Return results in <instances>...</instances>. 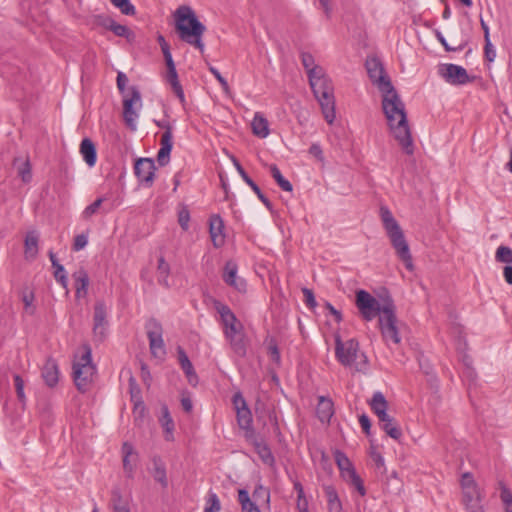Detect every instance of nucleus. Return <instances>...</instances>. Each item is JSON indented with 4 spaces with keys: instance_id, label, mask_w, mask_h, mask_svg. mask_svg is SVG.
Segmentation results:
<instances>
[{
    "instance_id": "nucleus-1",
    "label": "nucleus",
    "mask_w": 512,
    "mask_h": 512,
    "mask_svg": "<svg viewBox=\"0 0 512 512\" xmlns=\"http://www.w3.org/2000/svg\"><path fill=\"white\" fill-rule=\"evenodd\" d=\"M382 98V109L387 118L389 128L407 155L414 153V144L411 135V129L408 124L405 105L400 99L397 91L387 89Z\"/></svg>"
},
{
    "instance_id": "nucleus-2",
    "label": "nucleus",
    "mask_w": 512,
    "mask_h": 512,
    "mask_svg": "<svg viewBox=\"0 0 512 512\" xmlns=\"http://www.w3.org/2000/svg\"><path fill=\"white\" fill-rule=\"evenodd\" d=\"M175 31L181 41L204 52L203 34L205 25L198 19L195 12L189 6H180L174 12Z\"/></svg>"
},
{
    "instance_id": "nucleus-3",
    "label": "nucleus",
    "mask_w": 512,
    "mask_h": 512,
    "mask_svg": "<svg viewBox=\"0 0 512 512\" xmlns=\"http://www.w3.org/2000/svg\"><path fill=\"white\" fill-rule=\"evenodd\" d=\"M309 85L317 99L325 120L332 124L335 120V97L334 87L331 79L326 75L325 71L308 77Z\"/></svg>"
},
{
    "instance_id": "nucleus-4",
    "label": "nucleus",
    "mask_w": 512,
    "mask_h": 512,
    "mask_svg": "<svg viewBox=\"0 0 512 512\" xmlns=\"http://www.w3.org/2000/svg\"><path fill=\"white\" fill-rule=\"evenodd\" d=\"M380 216L384 229L391 241L392 247L396 251V254L404 262L406 268L408 270H412V256L400 225L392 215L391 211L385 206L380 208Z\"/></svg>"
},
{
    "instance_id": "nucleus-5",
    "label": "nucleus",
    "mask_w": 512,
    "mask_h": 512,
    "mask_svg": "<svg viewBox=\"0 0 512 512\" xmlns=\"http://www.w3.org/2000/svg\"><path fill=\"white\" fill-rule=\"evenodd\" d=\"M83 353L73 363V379L79 392L85 393L89 390L96 373V366L92 362V350L89 344L82 346Z\"/></svg>"
},
{
    "instance_id": "nucleus-6",
    "label": "nucleus",
    "mask_w": 512,
    "mask_h": 512,
    "mask_svg": "<svg viewBox=\"0 0 512 512\" xmlns=\"http://www.w3.org/2000/svg\"><path fill=\"white\" fill-rule=\"evenodd\" d=\"M356 306L359 310L360 315L366 321H371L378 316L383 314V308H392L395 304L393 300L388 297L380 303L375 297L365 290H358L356 292Z\"/></svg>"
},
{
    "instance_id": "nucleus-7",
    "label": "nucleus",
    "mask_w": 512,
    "mask_h": 512,
    "mask_svg": "<svg viewBox=\"0 0 512 512\" xmlns=\"http://www.w3.org/2000/svg\"><path fill=\"white\" fill-rule=\"evenodd\" d=\"M383 309V314L378 319L382 338L387 345L390 343L399 345L401 343V336L396 316V307L394 305L392 308L386 307Z\"/></svg>"
},
{
    "instance_id": "nucleus-8",
    "label": "nucleus",
    "mask_w": 512,
    "mask_h": 512,
    "mask_svg": "<svg viewBox=\"0 0 512 512\" xmlns=\"http://www.w3.org/2000/svg\"><path fill=\"white\" fill-rule=\"evenodd\" d=\"M359 343L356 339L342 341L339 334H335V356L343 366H351L358 355Z\"/></svg>"
},
{
    "instance_id": "nucleus-9",
    "label": "nucleus",
    "mask_w": 512,
    "mask_h": 512,
    "mask_svg": "<svg viewBox=\"0 0 512 512\" xmlns=\"http://www.w3.org/2000/svg\"><path fill=\"white\" fill-rule=\"evenodd\" d=\"M335 461L341 471L342 476L357 489L361 496H364L366 494V489L364 487L363 481L356 473L355 468L353 467L346 454L337 450L335 452Z\"/></svg>"
},
{
    "instance_id": "nucleus-10",
    "label": "nucleus",
    "mask_w": 512,
    "mask_h": 512,
    "mask_svg": "<svg viewBox=\"0 0 512 512\" xmlns=\"http://www.w3.org/2000/svg\"><path fill=\"white\" fill-rule=\"evenodd\" d=\"M365 66L371 82L376 85L381 92L387 89L393 90L390 78L386 74L382 62L377 57L368 58Z\"/></svg>"
},
{
    "instance_id": "nucleus-11",
    "label": "nucleus",
    "mask_w": 512,
    "mask_h": 512,
    "mask_svg": "<svg viewBox=\"0 0 512 512\" xmlns=\"http://www.w3.org/2000/svg\"><path fill=\"white\" fill-rule=\"evenodd\" d=\"M439 75L451 85H465L475 80V76H469L466 69L456 64H441L438 68Z\"/></svg>"
},
{
    "instance_id": "nucleus-12",
    "label": "nucleus",
    "mask_w": 512,
    "mask_h": 512,
    "mask_svg": "<svg viewBox=\"0 0 512 512\" xmlns=\"http://www.w3.org/2000/svg\"><path fill=\"white\" fill-rule=\"evenodd\" d=\"M147 337L151 354L154 357L165 355V344L163 341V328L159 321L154 318L149 319L146 323Z\"/></svg>"
},
{
    "instance_id": "nucleus-13",
    "label": "nucleus",
    "mask_w": 512,
    "mask_h": 512,
    "mask_svg": "<svg viewBox=\"0 0 512 512\" xmlns=\"http://www.w3.org/2000/svg\"><path fill=\"white\" fill-rule=\"evenodd\" d=\"M155 124L165 130L161 136V148L157 153V162L163 167L169 163L173 147L172 126L168 121H155Z\"/></svg>"
},
{
    "instance_id": "nucleus-14",
    "label": "nucleus",
    "mask_w": 512,
    "mask_h": 512,
    "mask_svg": "<svg viewBox=\"0 0 512 512\" xmlns=\"http://www.w3.org/2000/svg\"><path fill=\"white\" fill-rule=\"evenodd\" d=\"M155 162L151 158H139L134 164V173L140 184L151 187L155 176Z\"/></svg>"
},
{
    "instance_id": "nucleus-15",
    "label": "nucleus",
    "mask_w": 512,
    "mask_h": 512,
    "mask_svg": "<svg viewBox=\"0 0 512 512\" xmlns=\"http://www.w3.org/2000/svg\"><path fill=\"white\" fill-rule=\"evenodd\" d=\"M107 307L102 300L96 301L93 314V335L99 341H103L106 337Z\"/></svg>"
},
{
    "instance_id": "nucleus-16",
    "label": "nucleus",
    "mask_w": 512,
    "mask_h": 512,
    "mask_svg": "<svg viewBox=\"0 0 512 512\" xmlns=\"http://www.w3.org/2000/svg\"><path fill=\"white\" fill-rule=\"evenodd\" d=\"M141 102V94L136 87L130 88V94L124 97L123 100V118L128 128L131 130L136 129V118L138 114L133 109L134 103Z\"/></svg>"
},
{
    "instance_id": "nucleus-17",
    "label": "nucleus",
    "mask_w": 512,
    "mask_h": 512,
    "mask_svg": "<svg viewBox=\"0 0 512 512\" xmlns=\"http://www.w3.org/2000/svg\"><path fill=\"white\" fill-rule=\"evenodd\" d=\"M246 441L253 445L255 452L264 464L268 466H273L275 464V457L269 445L261 436L255 433L252 437L246 438Z\"/></svg>"
},
{
    "instance_id": "nucleus-18",
    "label": "nucleus",
    "mask_w": 512,
    "mask_h": 512,
    "mask_svg": "<svg viewBox=\"0 0 512 512\" xmlns=\"http://www.w3.org/2000/svg\"><path fill=\"white\" fill-rule=\"evenodd\" d=\"M237 271V264L233 261H227L224 266L222 278L227 285L235 288L239 292H245L247 287L246 281L237 277Z\"/></svg>"
},
{
    "instance_id": "nucleus-19",
    "label": "nucleus",
    "mask_w": 512,
    "mask_h": 512,
    "mask_svg": "<svg viewBox=\"0 0 512 512\" xmlns=\"http://www.w3.org/2000/svg\"><path fill=\"white\" fill-rule=\"evenodd\" d=\"M176 351H177V358H178L179 365H180L181 369L183 370V372L188 380V383L195 387L199 382V378H198L197 373L195 372V369H194L191 361L188 358L187 353L181 346H178Z\"/></svg>"
},
{
    "instance_id": "nucleus-20",
    "label": "nucleus",
    "mask_w": 512,
    "mask_h": 512,
    "mask_svg": "<svg viewBox=\"0 0 512 512\" xmlns=\"http://www.w3.org/2000/svg\"><path fill=\"white\" fill-rule=\"evenodd\" d=\"M152 467L149 468V472L152 475L155 482L159 483L163 489L168 487V478L166 465L162 458L158 455H154L151 458Z\"/></svg>"
},
{
    "instance_id": "nucleus-21",
    "label": "nucleus",
    "mask_w": 512,
    "mask_h": 512,
    "mask_svg": "<svg viewBox=\"0 0 512 512\" xmlns=\"http://www.w3.org/2000/svg\"><path fill=\"white\" fill-rule=\"evenodd\" d=\"M224 222L219 215H212L209 220V232L213 245L216 248L221 247L225 242L223 234Z\"/></svg>"
},
{
    "instance_id": "nucleus-22",
    "label": "nucleus",
    "mask_w": 512,
    "mask_h": 512,
    "mask_svg": "<svg viewBox=\"0 0 512 512\" xmlns=\"http://www.w3.org/2000/svg\"><path fill=\"white\" fill-rule=\"evenodd\" d=\"M237 424L240 429L244 431L245 439L252 437L256 433L253 428V418L249 407H242L236 411Z\"/></svg>"
},
{
    "instance_id": "nucleus-23",
    "label": "nucleus",
    "mask_w": 512,
    "mask_h": 512,
    "mask_svg": "<svg viewBox=\"0 0 512 512\" xmlns=\"http://www.w3.org/2000/svg\"><path fill=\"white\" fill-rule=\"evenodd\" d=\"M233 163L240 174L241 178L244 180V182L251 187V189L256 193L259 200L268 208H272L271 201L262 193L259 186L253 181V179L246 173L244 168L241 166L239 161L236 158H233Z\"/></svg>"
},
{
    "instance_id": "nucleus-24",
    "label": "nucleus",
    "mask_w": 512,
    "mask_h": 512,
    "mask_svg": "<svg viewBox=\"0 0 512 512\" xmlns=\"http://www.w3.org/2000/svg\"><path fill=\"white\" fill-rule=\"evenodd\" d=\"M122 453L124 472L128 478H133L135 466L132 464V462L137 461L138 455L135 452L133 445L128 442L123 443Z\"/></svg>"
},
{
    "instance_id": "nucleus-25",
    "label": "nucleus",
    "mask_w": 512,
    "mask_h": 512,
    "mask_svg": "<svg viewBox=\"0 0 512 512\" xmlns=\"http://www.w3.org/2000/svg\"><path fill=\"white\" fill-rule=\"evenodd\" d=\"M42 377L49 387H54L59 381V369L56 361L48 358L42 368Z\"/></svg>"
},
{
    "instance_id": "nucleus-26",
    "label": "nucleus",
    "mask_w": 512,
    "mask_h": 512,
    "mask_svg": "<svg viewBox=\"0 0 512 512\" xmlns=\"http://www.w3.org/2000/svg\"><path fill=\"white\" fill-rule=\"evenodd\" d=\"M39 233L31 230L26 233L24 239V255L28 260H34L38 255Z\"/></svg>"
},
{
    "instance_id": "nucleus-27",
    "label": "nucleus",
    "mask_w": 512,
    "mask_h": 512,
    "mask_svg": "<svg viewBox=\"0 0 512 512\" xmlns=\"http://www.w3.org/2000/svg\"><path fill=\"white\" fill-rule=\"evenodd\" d=\"M318 419L322 423H328L334 414V405L331 399L320 396L316 408Z\"/></svg>"
},
{
    "instance_id": "nucleus-28",
    "label": "nucleus",
    "mask_w": 512,
    "mask_h": 512,
    "mask_svg": "<svg viewBox=\"0 0 512 512\" xmlns=\"http://www.w3.org/2000/svg\"><path fill=\"white\" fill-rule=\"evenodd\" d=\"M80 153L89 167H93L96 164L97 151L94 142L90 138H84L81 141Z\"/></svg>"
},
{
    "instance_id": "nucleus-29",
    "label": "nucleus",
    "mask_w": 512,
    "mask_h": 512,
    "mask_svg": "<svg viewBox=\"0 0 512 512\" xmlns=\"http://www.w3.org/2000/svg\"><path fill=\"white\" fill-rule=\"evenodd\" d=\"M75 281V295L77 298L85 297L88 293L89 276L83 269H79L73 274Z\"/></svg>"
},
{
    "instance_id": "nucleus-30",
    "label": "nucleus",
    "mask_w": 512,
    "mask_h": 512,
    "mask_svg": "<svg viewBox=\"0 0 512 512\" xmlns=\"http://www.w3.org/2000/svg\"><path fill=\"white\" fill-rule=\"evenodd\" d=\"M214 307L220 315L221 322L225 327L231 325H237L240 321L237 319L236 315L232 312L228 305L221 303L220 301H215Z\"/></svg>"
},
{
    "instance_id": "nucleus-31",
    "label": "nucleus",
    "mask_w": 512,
    "mask_h": 512,
    "mask_svg": "<svg viewBox=\"0 0 512 512\" xmlns=\"http://www.w3.org/2000/svg\"><path fill=\"white\" fill-rule=\"evenodd\" d=\"M323 489L327 499L328 511L342 512V504L336 489L332 485H325Z\"/></svg>"
},
{
    "instance_id": "nucleus-32",
    "label": "nucleus",
    "mask_w": 512,
    "mask_h": 512,
    "mask_svg": "<svg viewBox=\"0 0 512 512\" xmlns=\"http://www.w3.org/2000/svg\"><path fill=\"white\" fill-rule=\"evenodd\" d=\"M128 383L131 401L134 403V408L144 411L145 406L142 400L141 388L133 375H130Z\"/></svg>"
},
{
    "instance_id": "nucleus-33",
    "label": "nucleus",
    "mask_w": 512,
    "mask_h": 512,
    "mask_svg": "<svg viewBox=\"0 0 512 512\" xmlns=\"http://www.w3.org/2000/svg\"><path fill=\"white\" fill-rule=\"evenodd\" d=\"M251 125H252V131L256 136H258L260 138H265L268 136V134H269L268 121L260 113L255 114Z\"/></svg>"
},
{
    "instance_id": "nucleus-34",
    "label": "nucleus",
    "mask_w": 512,
    "mask_h": 512,
    "mask_svg": "<svg viewBox=\"0 0 512 512\" xmlns=\"http://www.w3.org/2000/svg\"><path fill=\"white\" fill-rule=\"evenodd\" d=\"M238 501L241 505L242 512H261L255 501L249 496L246 489L238 490Z\"/></svg>"
},
{
    "instance_id": "nucleus-35",
    "label": "nucleus",
    "mask_w": 512,
    "mask_h": 512,
    "mask_svg": "<svg viewBox=\"0 0 512 512\" xmlns=\"http://www.w3.org/2000/svg\"><path fill=\"white\" fill-rule=\"evenodd\" d=\"M301 62L307 72L308 77H311L317 73H322V71H324L321 66L315 64L313 55L308 52L301 53Z\"/></svg>"
},
{
    "instance_id": "nucleus-36",
    "label": "nucleus",
    "mask_w": 512,
    "mask_h": 512,
    "mask_svg": "<svg viewBox=\"0 0 512 512\" xmlns=\"http://www.w3.org/2000/svg\"><path fill=\"white\" fill-rule=\"evenodd\" d=\"M160 422L166 432V440L170 441L173 439V430H174V421L170 415L168 407L166 405L162 406V417Z\"/></svg>"
},
{
    "instance_id": "nucleus-37",
    "label": "nucleus",
    "mask_w": 512,
    "mask_h": 512,
    "mask_svg": "<svg viewBox=\"0 0 512 512\" xmlns=\"http://www.w3.org/2000/svg\"><path fill=\"white\" fill-rule=\"evenodd\" d=\"M269 169H270L271 176L274 178V180L276 181V183L279 185V187L282 190H284L286 192H291L293 190L292 184L287 179H285L283 177V175L281 174V171L279 170L277 165L271 164L269 166Z\"/></svg>"
},
{
    "instance_id": "nucleus-38",
    "label": "nucleus",
    "mask_w": 512,
    "mask_h": 512,
    "mask_svg": "<svg viewBox=\"0 0 512 512\" xmlns=\"http://www.w3.org/2000/svg\"><path fill=\"white\" fill-rule=\"evenodd\" d=\"M463 490V504L465 507L469 506L470 504H476L480 503L482 501V496L480 494V491L478 489V486L476 487H467Z\"/></svg>"
},
{
    "instance_id": "nucleus-39",
    "label": "nucleus",
    "mask_w": 512,
    "mask_h": 512,
    "mask_svg": "<svg viewBox=\"0 0 512 512\" xmlns=\"http://www.w3.org/2000/svg\"><path fill=\"white\" fill-rule=\"evenodd\" d=\"M157 271H158V283L160 285L168 288L169 287L168 276H169V273H170V266L165 261L163 256H161L158 259Z\"/></svg>"
},
{
    "instance_id": "nucleus-40",
    "label": "nucleus",
    "mask_w": 512,
    "mask_h": 512,
    "mask_svg": "<svg viewBox=\"0 0 512 512\" xmlns=\"http://www.w3.org/2000/svg\"><path fill=\"white\" fill-rule=\"evenodd\" d=\"M371 410L378 414L388 408V402L381 392H375L369 402Z\"/></svg>"
},
{
    "instance_id": "nucleus-41",
    "label": "nucleus",
    "mask_w": 512,
    "mask_h": 512,
    "mask_svg": "<svg viewBox=\"0 0 512 512\" xmlns=\"http://www.w3.org/2000/svg\"><path fill=\"white\" fill-rule=\"evenodd\" d=\"M380 427L394 440H399L402 436V431L394 418H391L390 421L381 424Z\"/></svg>"
},
{
    "instance_id": "nucleus-42",
    "label": "nucleus",
    "mask_w": 512,
    "mask_h": 512,
    "mask_svg": "<svg viewBox=\"0 0 512 512\" xmlns=\"http://www.w3.org/2000/svg\"><path fill=\"white\" fill-rule=\"evenodd\" d=\"M228 340L235 354H237L240 357H244L246 355L247 349L243 333L238 336L232 337Z\"/></svg>"
},
{
    "instance_id": "nucleus-43",
    "label": "nucleus",
    "mask_w": 512,
    "mask_h": 512,
    "mask_svg": "<svg viewBox=\"0 0 512 512\" xmlns=\"http://www.w3.org/2000/svg\"><path fill=\"white\" fill-rule=\"evenodd\" d=\"M220 510L221 503L217 494L213 491H209L206 498L204 512H220Z\"/></svg>"
},
{
    "instance_id": "nucleus-44",
    "label": "nucleus",
    "mask_w": 512,
    "mask_h": 512,
    "mask_svg": "<svg viewBox=\"0 0 512 512\" xmlns=\"http://www.w3.org/2000/svg\"><path fill=\"white\" fill-rule=\"evenodd\" d=\"M116 36L124 37L129 42H132L135 39V34L131 31L127 26L119 24L115 21L112 25L111 30Z\"/></svg>"
},
{
    "instance_id": "nucleus-45",
    "label": "nucleus",
    "mask_w": 512,
    "mask_h": 512,
    "mask_svg": "<svg viewBox=\"0 0 512 512\" xmlns=\"http://www.w3.org/2000/svg\"><path fill=\"white\" fill-rule=\"evenodd\" d=\"M495 260L499 263L512 264V249L504 245L499 246L495 253Z\"/></svg>"
},
{
    "instance_id": "nucleus-46",
    "label": "nucleus",
    "mask_w": 512,
    "mask_h": 512,
    "mask_svg": "<svg viewBox=\"0 0 512 512\" xmlns=\"http://www.w3.org/2000/svg\"><path fill=\"white\" fill-rule=\"evenodd\" d=\"M110 1L124 15L132 16L136 13L135 6L131 3L130 0H110Z\"/></svg>"
},
{
    "instance_id": "nucleus-47",
    "label": "nucleus",
    "mask_w": 512,
    "mask_h": 512,
    "mask_svg": "<svg viewBox=\"0 0 512 512\" xmlns=\"http://www.w3.org/2000/svg\"><path fill=\"white\" fill-rule=\"evenodd\" d=\"M165 63L167 66V81L171 84V86H174V84H179L180 82L178 80V74L173 58L170 60H165Z\"/></svg>"
},
{
    "instance_id": "nucleus-48",
    "label": "nucleus",
    "mask_w": 512,
    "mask_h": 512,
    "mask_svg": "<svg viewBox=\"0 0 512 512\" xmlns=\"http://www.w3.org/2000/svg\"><path fill=\"white\" fill-rule=\"evenodd\" d=\"M111 507L130 505L129 500L125 498L119 488H115L111 492Z\"/></svg>"
},
{
    "instance_id": "nucleus-49",
    "label": "nucleus",
    "mask_w": 512,
    "mask_h": 512,
    "mask_svg": "<svg viewBox=\"0 0 512 512\" xmlns=\"http://www.w3.org/2000/svg\"><path fill=\"white\" fill-rule=\"evenodd\" d=\"M18 175L21 177L24 183H29L32 179L30 162L27 159L18 168Z\"/></svg>"
},
{
    "instance_id": "nucleus-50",
    "label": "nucleus",
    "mask_w": 512,
    "mask_h": 512,
    "mask_svg": "<svg viewBox=\"0 0 512 512\" xmlns=\"http://www.w3.org/2000/svg\"><path fill=\"white\" fill-rule=\"evenodd\" d=\"M189 221L190 212L186 206H183L178 212V223L184 231L189 229Z\"/></svg>"
},
{
    "instance_id": "nucleus-51",
    "label": "nucleus",
    "mask_w": 512,
    "mask_h": 512,
    "mask_svg": "<svg viewBox=\"0 0 512 512\" xmlns=\"http://www.w3.org/2000/svg\"><path fill=\"white\" fill-rule=\"evenodd\" d=\"M14 386L17 394V398L21 403L25 402V393H24V380L18 374H15L14 377Z\"/></svg>"
},
{
    "instance_id": "nucleus-52",
    "label": "nucleus",
    "mask_w": 512,
    "mask_h": 512,
    "mask_svg": "<svg viewBox=\"0 0 512 512\" xmlns=\"http://www.w3.org/2000/svg\"><path fill=\"white\" fill-rule=\"evenodd\" d=\"M268 354L272 362H274L277 366L281 364V356L280 351L277 346V343L274 340H271L268 345Z\"/></svg>"
},
{
    "instance_id": "nucleus-53",
    "label": "nucleus",
    "mask_w": 512,
    "mask_h": 512,
    "mask_svg": "<svg viewBox=\"0 0 512 512\" xmlns=\"http://www.w3.org/2000/svg\"><path fill=\"white\" fill-rule=\"evenodd\" d=\"M209 71L213 74V76L218 80V82L220 83L221 85V88L223 89V91L226 93V94H229L230 93V86L227 82V80L221 75V73L218 71V69H216L215 67H213L212 65L209 64V67H208Z\"/></svg>"
},
{
    "instance_id": "nucleus-54",
    "label": "nucleus",
    "mask_w": 512,
    "mask_h": 512,
    "mask_svg": "<svg viewBox=\"0 0 512 512\" xmlns=\"http://www.w3.org/2000/svg\"><path fill=\"white\" fill-rule=\"evenodd\" d=\"M94 23L97 26H101L107 30H111V27L115 23V21L110 16L100 14L94 17Z\"/></svg>"
},
{
    "instance_id": "nucleus-55",
    "label": "nucleus",
    "mask_w": 512,
    "mask_h": 512,
    "mask_svg": "<svg viewBox=\"0 0 512 512\" xmlns=\"http://www.w3.org/2000/svg\"><path fill=\"white\" fill-rule=\"evenodd\" d=\"M140 370H141V379H142L144 385L147 388H150L151 383H152V376H151L148 365L143 361L140 362Z\"/></svg>"
},
{
    "instance_id": "nucleus-56",
    "label": "nucleus",
    "mask_w": 512,
    "mask_h": 512,
    "mask_svg": "<svg viewBox=\"0 0 512 512\" xmlns=\"http://www.w3.org/2000/svg\"><path fill=\"white\" fill-rule=\"evenodd\" d=\"M103 201H104L103 198L96 199L93 203H91L84 209L83 216L85 218H90L92 215H94L98 211V209L100 208Z\"/></svg>"
},
{
    "instance_id": "nucleus-57",
    "label": "nucleus",
    "mask_w": 512,
    "mask_h": 512,
    "mask_svg": "<svg viewBox=\"0 0 512 512\" xmlns=\"http://www.w3.org/2000/svg\"><path fill=\"white\" fill-rule=\"evenodd\" d=\"M243 325L240 323H237V325H231L224 328V334L227 339H230L232 337L238 336L242 334Z\"/></svg>"
},
{
    "instance_id": "nucleus-58",
    "label": "nucleus",
    "mask_w": 512,
    "mask_h": 512,
    "mask_svg": "<svg viewBox=\"0 0 512 512\" xmlns=\"http://www.w3.org/2000/svg\"><path fill=\"white\" fill-rule=\"evenodd\" d=\"M302 293L304 295V301H305V304L307 305V307H309L311 309L315 308L317 305V302H316L313 291L311 289L305 287V288H302Z\"/></svg>"
},
{
    "instance_id": "nucleus-59",
    "label": "nucleus",
    "mask_w": 512,
    "mask_h": 512,
    "mask_svg": "<svg viewBox=\"0 0 512 512\" xmlns=\"http://www.w3.org/2000/svg\"><path fill=\"white\" fill-rule=\"evenodd\" d=\"M484 57L488 62H493L496 57V51L491 44L490 38L485 40Z\"/></svg>"
},
{
    "instance_id": "nucleus-60",
    "label": "nucleus",
    "mask_w": 512,
    "mask_h": 512,
    "mask_svg": "<svg viewBox=\"0 0 512 512\" xmlns=\"http://www.w3.org/2000/svg\"><path fill=\"white\" fill-rule=\"evenodd\" d=\"M157 41L161 47L163 56L165 60H170L172 58L171 52H170V46L165 40L163 35H158Z\"/></svg>"
},
{
    "instance_id": "nucleus-61",
    "label": "nucleus",
    "mask_w": 512,
    "mask_h": 512,
    "mask_svg": "<svg viewBox=\"0 0 512 512\" xmlns=\"http://www.w3.org/2000/svg\"><path fill=\"white\" fill-rule=\"evenodd\" d=\"M232 404L234 406V409L236 411H238V409L242 408V407H248L247 405V402L245 400V398L243 397L242 393L241 392H236L233 396H232Z\"/></svg>"
},
{
    "instance_id": "nucleus-62",
    "label": "nucleus",
    "mask_w": 512,
    "mask_h": 512,
    "mask_svg": "<svg viewBox=\"0 0 512 512\" xmlns=\"http://www.w3.org/2000/svg\"><path fill=\"white\" fill-rule=\"evenodd\" d=\"M500 497L505 507H512V492L504 485L502 486Z\"/></svg>"
},
{
    "instance_id": "nucleus-63",
    "label": "nucleus",
    "mask_w": 512,
    "mask_h": 512,
    "mask_svg": "<svg viewBox=\"0 0 512 512\" xmlns=\"http://www.w3.org/2000/svg\"><path fill=\"white\" fill-rule=\"evenodd\" d=\"M88 239L84 234L76 235L73 243V250L79 251L87 245Z\"/></svg>"
},
{
    "instance_id": "nucleus-64",
    "label": "nucleus",
    "mask_w": 512,
    "mask_h": 512,
    "mask_svg": "<svg viewBox=\"0 0 512 512\" xmlns=\"http://www.w3.org/2000/svg\"><path fill=\"white\" fill-rule=\"evenodd\" d=\"M309 154L312 155L313 157H315L317 160H319L320 162H323L324 161V155H323V151H322V148L319 144L317 143H313L310 148H309Z\"/></svg>"
}]
</instances>
